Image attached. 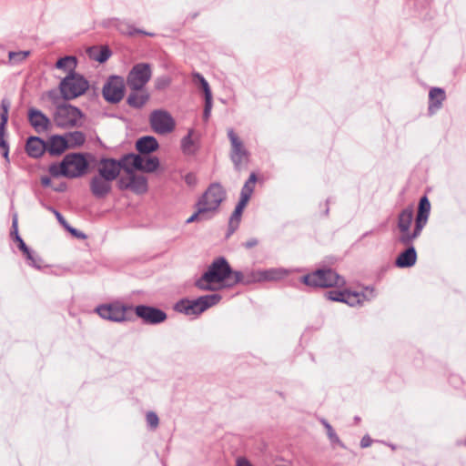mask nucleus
<instances>
[{"instance_id":"1","label":"nucleus","mask_w":466,"mask_h":466,"mask_svg":"<svg viewBox=\"0 0 466 466\" xmlns=\"http://www.w3.org/2000/svg\"><path fill=\"white\" fill-rule=\"evenodd\" d=\"M232 268L224 257L217 258L208 266L204 274L195 281V286L200 290L214 291L215 284L230 279Z\"/></svg>"},{"instance_id":"2","label":"nucleus","mask_w":466,"mask_h":466,"mask_svg":"<svg viewBox=\"0 0 466 466\" xmlns=\"http://www.w3.org/2000/svg\"><path fill=\"white\" fill-rule=\"evenodd\" d=\"M88 161L82 153H68L59 164H52L49 173L54 177L76 178L84 176L88 168Z\"/></svg>"},{"instance_id":"3","label":"nucleus","mask_w":466,"mask_h":466,"mask_svg":"<svg viewBox=\"0 0 466 466\" xmlns=\"http://www.w3.org/2000/svg\"><path fill=\"white\" fill-rule=\"evenodd\" d=\"M221 299V295L217 293L201 296L194 299H183L176 303L175 309L187 316H198L208 309L217 305Z\"/></svg>"},{"instance_id":"4","label":"nucleus","mask_w":466,"mask_h":466,"mask_svg":"<svg viewBox=\"0 0 466 466\" xmlns=\"http://www.w3.org/2000/svg\"><path fill=\"white\" fill-rule=\"evenodd\" d=\"M300 281L313 288H331L344 286L346 281L331 268H320L301 277Z\"/></svg>"},{"instance_id":"5","label":"nucleus","mask_w":466,"mask_h":466,"mask_svg":"<svg viewBox=\"0 0 466 466\" xmlns=\"http://www.w3.org/2000/svg\"><path fill=\"white\" fill-rule=\"evenodd\" d=\"M227 192L224 187L218 183H211L205 192L198 199L196 206H199L212 215L218 212L221 203L226 199Z\"/></svg>"},{"instance_id":"6","label":"nucleus","mask_w":466,"mask_h":466,"mask_svg":"<svg viewBox=\"0 0 466 466\" xmlns=\"http://www.w3.org/2000/svg\"><path fill=\"white\" fill-rule=\"evenodd\" d=\"M88 87V81L76 72L67 74L59 84V90L65 100H72L82 96Z\"/></svg>"},{"instance_id":"7","label":"nucleus","mask_w":466,"mask_h":466,"mask_svg":"<svg viewBox=\"0 0 466 466\" xmlns=\"http://www.w3.org/2000/svg\"><path fill=\"white\" fill-rule=\"evenodd\" d=\"M325 297L332 301L343 302L350 307L361 305L364 300H370L375 297L372 288H365L364 292L332 289L325 293Z\"/></svg>"},{"instance_id":"8","label":"nucleus","mask_w":466,"mask_h":466,"mask_svg":"<svg viewBox=\"0 0 466 466\" xmlns=\"http://www.w3.org/2000/svg\"><path fill=\"white\" fill-rule=\"evenodd\" d=\"M82 117L83 114L81 110L69 104L57 106L54 113V122L61 128L77 127Z\"/></svg>"},{"instance_id":"9","label":"nucleus","mask_w":466,"mask_h":466,"mask_svg":"<svg viewBox=\"0 0 466 466\" xmlns=\"http://www.w3.org/2000/svg\"><path fill=\"white\" fill-rule=\"evenodd\" d=\"M152 76V68L148 63H137L133 66L127 76V84L133 91H141Z\"/></svg>"},{"instance_id":"10","label":"nucleus","mask_w":466,"mask_h":466,"mask_svg":"<svg viewBox=\"0 0 466 466\" xmlns=\"http://www.w3.org/2000/svg\"><path fill=\"white\" fill-rule=\"evenodd\" d=\"M102 95L106 101L111 104L120 102L125 96V81L120 76H110L102 88Z\"/></svg>"},{"instance_id":"11","label":"nucleus","mask_w":466,"mask_h":466,"mask_svg":"<svg viewBox=\"0 0 466 466\" xmlns=\"http://www.w3.org/2000/svg\"><path fill=\"white\" fill-rule=\"evenodd\" d=\"M151 128L160 135L170 133L175 128V120L166 110L157 109L151 112L149 116Z\"/></svg>"},{"instance_id":"12","label":"nucleus","mask_w":466,"mask_h":466,"mask_svg":"<svg viewBox=\"0 0 466 466\" xmlns=\"http://www.w3.org/2000/svg\"><path fill=\"white\" fill-rule=\"evenodd\" d=\"M228 137L231 144L230 159L237 170H240L243 164L247 163L248 151L232 128L228 130Z\"/></svg>"},{"instance_id":"13","label":"nucleus","mask_w":466,"mask_h":466,"mask_svg":"<svg viewBox=\"0 0 466 466\" xmlns=\"http://www.w3.org/2000/svg\"><path fill=\"white\" fill-rule=\"evenodd\" d=\"M127 307L120 303L99 305L96 312L104 319L114 322H122L127 320Z\"/></svg>"},{"instance_id":"14","label":"nucleus","mask_w":466,"mask_h":466,"mask_svg":"<svg viewBox=\"0 0 466 466\" xmlns=\"http://www.w3.org/2000/svg\"><path fill=\"white\" fill-rule=\"evenodd\" d=\"M136 315L140 318L144 323L157 325L167 319V313L156 307L147 305H137L135 307Z\"/></svg>"},{"instance_id":"15","label":"nucleus","mask_w":466,"mask_h":466,"mask_svg":"<svg viewBox=\"0 0 466 466\" xmlns=\"http://www.w3.org/2000/svg\"><path fill=\"white\" fill-rule=\"evenodd\" d=\"M27 119L34 130L39 134L47 131L51 125L50 119L35 107L28 109Z\"/></svg>"},{"instance_id":"16","label":"nucleus","mask_w":466,"mask_h":466,"mask_svg":"<svg viewBox=\"0 0 466 466\" xmlns=\"http://www.w3.org/2000/svg\"><path fill=\"white\" fill-rule=\"evenodd\" d=\"M119 174V165L116 163V159L109 157L100 159L96 175L113 182Z\"/></svg>"},{"instance_id":"17","label":"nucleus","mask_w":466,"mask_h":466,"mask_svg":"<svg viewBox=\"0 0 466 466\" xmlns=\"http://www.w3.org/2000/svg\"><path fill=\"white\" fill-rule=\"evenodd\" d=\"M90 191L96 198H106L112 190V182L95 175L89 182Z\"/></svg>"},{"instance_id":"18","label":"nucleus","mask_w":466,"mask_h":466,"mask_svg":"<svg viewBox=\"0 0 466 466\" xmlns=\"http://www.w3.org/2000/svg\"><path fill=\"white\" fill-rule=\"evenodd\" d=\"M110 25L115 27L119 33L133 36L135 34H141L147 36H154L155 34L147 32L142 29L136 28L132 24L119 18H113L110 20Z\"/></svg>"},{"instance_id":"19","label":"nucleus","mask_w":466,"mask_h":466,"mask_svg":"<svg viewBox=\"0 0 466 466\" xmlns=\"http://www.w3.org/2000/svg\"><path fill=\"white\" fill-rule=\"evenodd\" d=\"M27 155L34 158H38L46 151V142L39 137H30L25 144Z\"/></svg>"},{"instance_id":"20","label":"nucleus","mask_w":466,"mask_h":466,"mask_svg":"<svg viewBox=\"0 0 466 466\" xmlns=\"http://www.w3.org/2000/svg\"><path fill=\"white\" fill-rule=\"evenodd\" d=\"M417 261V252L413 245L407 246V248L400 252L395 260L396 267L400 268H410Z\"/></svg>"},{"instance_id":"21","label":"nucleus","mask_w":466,"mask_h":466,"mask_svg":"<svg viewBox=\"0 0 466 466\" xmlns=\"http://www.w3.org/2000/svg\"><path fill=\"white\" fill-rule=\"evenodd\" d=\"M141 156L134 153L124 155L116 163L119 165V171L124 169L127 174H134V170L140 167Z\"/></svg>"},{"instance_id":"22","label":"nucleus","mask_w":466,"mask_h":466,"mask_svg":"<svg viewBox=\"0 0 466 466\" xmlns=\"http://www.w3.org/2000/svg\"><path fill=\"white\" fill-rule=\"evenodd\" d=\"M68 148V141L59 135L52 136L46 142V152L51 156H59Z\"/></svg>"},{"instance_id":"23","label":"nucleus","mask_w":466,"mask_h":466,"mask_svg":"<svg viewBox=\"0 0 466 466\" xmlns=\"http://www.w3.org/2000/svg\"><path fill=\"white\" fill-rule=\"evenodd\" d=\"M159 144L157 140L152 136L142 137L136 142V149L141 155H148L157 150Z\"/></svg>"},{"instance_id":"24","label":"nucleus","mask_w":466,"mask_h":466,"mask_svg":"<svg viewBox=\"0 0 466 466\" xmlns=\"http://www.w3.org/2000/svg\"><path fill=\"white\" fill-rule=\"evenodd\" d=\"M445 91L441 87H432L429 93V112L434 114L441 107L442 102L445 100Z\"/></svg>"},{"instance_id":"25","label":"nucleus","mask_w":466,"mask_h":466,"mask_svg":"<svg viewBox=\"0 0 466 466\" xmlns=\"http://www.w3.org/2000/svg\"><path fill=\"white\" fill-rule=\"evenodd\" d=\"M149 97V94L147 91H145L144 88L141 91L131 90L130 94L127 98V103L129 106L136 109H139L146 105Z\"/></svg>"},{"instance_id":"26","label":"nucleus","mask_w":466,"mask_h":466,"mask_svg":"<svg viewBox=\"0 0 466 466\" xmlns=\"http://www.w3.org/2000/svg\"><path fill=\"white\" fill-rule=\"evenodd\" d=\"M289 270L283 268H271L261 269L262 282L278 281L289 274Z\"/></svg>"},{"instance_id":"27","label":"nucleus","mask_w":466,"mask_h":466,"mask_svg":"<svg viewBox=\"0 0 466 466\" xmlns=\"http://www.w3.org/2000/svg\"><path fill=\"white\" fill-rule=\"evenodd\" d=\"M247 204H248L247 202H244L240 199L238 202V204L235 208V210L233 211L232 215L229 218L228 234V236L233 234L236 231V229L238 228L243 209L245 208Z\"/></svg>"},{"instance_id":"28","label":"nucleus","mask_w":466,"mask_h":466,"mask_svg":"<svg viewBox=\"0 0 466 466\" xmlns=\"http://www.w3.org/2000/svg\"><path fill=\"white\" fill-rule=\"evenodd\" d=\"M413 220V208L408 207L402 209L398 216L397 227L399 231H406L407 228H410Z\"/></svg>"},{"instance_id":"29","label":"nucleus","mask_w":466,"mask_h":466,"mask_svg":"<svg viewBox=\"0 0 466 466\" xmlns=\"http://www.w3.org/2000/svg\"><path fill=\"white\" fill-rule=\"evenodd\" d=\"M193 130H189L187 136L181 140V150L185 155L193 156L195 155L199 147L197 142L192 138Z\"/></svg>"},{"instance_id":"30","label":"nucleus","mask_w":466,"mask_h":466,"mask_svg":"<svg viewBox=\"0 0 466 466\" xmlns=\"http://www.w3.org/2000/svg\"><path fill=\"white\" fill-rule=\"evenodd\" d=\"M257 181V175L252 172L248 177V179L244 183L241 192H240V200L244 202H248L252 193L254 191L255 183Z\"/></svg>"},{"instance_id":"31","label":"nucleus","mask_w":466,"mask_h":466,"mask_svg":"<svg viewBox=\"0 0 466 466\" xmlns=\"http://www.w3.org/2000/svg\"><path fill=\"white\" fill-rule=\"evenodd\" d=\"M77 65V60L76 56H66L64 57L59 58L56 63V67L57 69H62L67 74L71 72H76V67Z\"/></svg>"},{"instance_id":"32","label":"nucleus","mask_w":466,"mask_h":466,"mask_svg":"<svg viewBox=\"0 0 466 466\" xmlns=\"http://www.w3.org/2000/svg\"><path fill=\"white\" fill-rule=\"evenodd\" d=\"M130 189L137 194H142L147 190V180L145 177L132 174L130 175Z\"/></svg>"},{"instance_id":"33","label":"nucleus","mask_w":466,"mask_h":466,"mask_svg":"<svg viewBox=\"0 0 466 466\" xmlns=\"http://www.w3.org/2000/svg\"><path fill=\"white\" fill-rule=\"evenodd\" d=\"M159 164V159L157 157H148L146 159L141 157L140 167H138V170L147 173H152L158 168Z\"/></svg>"},{"instance_id":"34","label":"nucleus","mask_w":466,"mask_h":466,"mask_svg":"<svg viewBox=\"0 0 466 466\" xmlns=\"http://www.w3.org/2000/svg\"><path fill=\"white\" fill-rule=\"evenodd\" d=\"M66 139L68 141V147H78L84 145L86 136L81 131L69 132Z\"/></svg>"},{"instance_id":"35","label":"nucleus","mask_w":466,"mask_h":466,"mask_svg":"<svg viewBox=\"0 0 466 466\" xmlns=\"http://www.w3.org/2000/svg\"><path fill=\"white\" fill-rule=\"evenodd\" d=\"M194 82L199 84L201 89L204 92L205 98H212V92L209 86L208 82L205 79V77L198 72H194L192 74Z\"/></svg>"},{"instance_id":"36","label":"nucleus","mask_w":466,"mask_h":466,"mask_svg":"<svg viewBox=\"0 0 466 466\" xmlns=\"http://www.w3.org/2000/svg\"><path fill=\"white\" fill-rule=\"evenodd\" d=\"M196 212H194L186 221L187 224L193 222L205 221L212 218V215H209L205 208L196 206Z\"/></svg>"},{"instance_id":"37","label":"nucleus","mask_w":466,"mask_h":466,"mask_svg":"<svg viewBox=\"0 0 466 466\" xmlns=\"http://www.w3.org/2000/svg\"><path fill=\"white\" fill-rule=\"evenodd\" d=\"M23 254L25 255L29 266L37 269H40L42 268V258L38 255H36L31 248H28L27 252L23 251Z\"/></svg>"},{"instance_id":"38","label":"nucleus","mask_w":466,"mask_h":466,"mask_svg":"<svg viewBox=\"0 0 466 466\" xmlns=\"http://www.w3.org/2000/svg\"><path fill=\"white\" fill-rule=\"evenodd\" d=\"M229 278L230 279L226 280V287H233L234 285L239 283L246 285V270H232L231 276Z\"/></svg>"},{"instance_id":"39","label":"nucleus","mask_w":466,"mask_h":466,"mask_svg":"<svg viewBox=\"0 0 466 466\" xmlns=\"http://www.w3.org/2000/svg\"><path fill=\"white\" fill-rule=\"evenodd\" d=\"M418 237L414 235V230L410 231V228H407L406 231H400L397 241L404 246H410Z\"/></svg>"},{"instance_id":"40","label":"nucleus","mask_w":466,"mask_h":466,"mask_svg":"<svg viewBox=\"0 0 466 466\" xmlns=\"http://www.w3.org/2000/svg\"><path fill=\"white\" fill-rule=\"evenodd\" d=\"M10 101L7 98H3L1 100V112H0V128H5L6 124L8 122V112L10 108Z\"/></svg>"},{"instance_id":"41","label":"nucleus","mask_w":466,"mask_h":466,"mask_svg":"<svg viewBox=\"0 0 466 466\" xmlns=\"http://www.w3.org/2000/svg\"><path fill=\"white\" fill-rule=\"evenodd\" d=\"M11 235H14V241H15L18 245V248L23 252V251H26L27 252V248L28 247L26 246V244L25 243V241L23 240V238L20 237V235L18 234V229H17V219L15 218L13 219V222H12V231H11Z\"/></svg>"},{"instance_id":"42","label":"nucleus","mask_w":466,"mask_h":466,"mask_svg":"<svg viewBox=\"0 0 466 466\" xmlns=\"http://www.w3.org/2000/svg\"><path fill=\"white\" fill-rule=\"evenodd\" d=\"M246 285L262 282L261 269H246Z\"/></svg>"},{"instance_id":"43","label":"nucleus","mask_w":466,"mask_h":466,"mask_svg":"<svg viewBox=\"0 0 466 466\" xmlns=\"http://www.w3.org/2000/svg\"><path fill=\"white\" fill-rule=\"evenodd\" d=\"M321 422L327 431V435H328V438L329 439L330 442L339 444L340 447H344L343 443L340 441L339 436L333 430L332 426L324 419L321 420Z\"/></svg>"},{"instance_id":"44","label":"nucleus","mask_w":466,"mask_h":466,"mask_svg":"<svg viewBox=\"0 0 466 466\" xmlns=\"http://www.w3.org/2000/svg\"><path fill=\"white\" fill-rule=\"evenodd\" d=\"M5 128L3 127L0 128V150L2 153V156L5 157V161L9 162V145L6 139L5 138Z\"/></svg>"},{"instance_id":"45","label":"nucleus","mask_w":466,"mask_h":466,"mask_svg":"<svg viewBox=\"0 0 466 466\" xmlns=\"http://www.w3.org/2000/svg\"><path fill=\"white\" fill-rule=\"evenodd\" d=\"M430 211H431L430 200L426 196H423L422 198H420V199L419 201V208H418L417 215L429 218Z\"/></svg>"},{"instance_id":"46","label":"nucleus","mask_w":466,"mask_h":466,"mask_svg":"<svg viewBox=\"0 0 466 466\" xmlns=\"http://www.w3.org/2000/svg\"><path fill=\"white\" fill-rule=\"evenodd\" d=\"M111 51L107 46H102L97 55H94L93 57L96 61L99 63H104L109 59L111 56Z\"/></svg>"},{"instance_id":"47","label":"nucleus","mask_w":466,"mask_h":466,"mask_svg":"<svg viewBox=\"0 0 466 466\" xmlns=\"http://www.w3.org/2000/svg\"><path fill=\"white\" fill-rule=\"evenodd\" d=\"M429 218L417 215L415 218L414 235L420 236L423 228L426 226Z\"/></svg>"},{"instance_id":"48","label":"nucleus","mask_w":466,"mask_h":466,"mask_svg":"<svg viewBox=\"0 0 466 466\" xmlns=\"http://www.w3.org/2000/svg\"><path fill=\"white\" fill-rule=\"evenodd\" d=\"M146 420L147 425L152 429L155 430L157 428L159 423V419L156 412L154 411H148L146 415Z\"/></svg>"},{"instance_id":"49","label":"nucleus","mask_w":466,"mask_h":466,"mask_svg":"<svg viewBox=\"0 0 466 466\" xmlns=\"http://www.w3.org/2000/svg\"><path fill=\"white\" fill-rule=\"evenodd\" d=\"M212 108V98H205V106L203 111V117L207 120L209 118Z\"/></svg>"},{"instance_id":"50","label":"nucleus","mask_w":466,"mask_h":466,"mask_svg":"<svg viewBox=\"0 0 466 466\" xmlns=\"http://www.w3.org/2000/svg\"><path fill=\"white\" fill-rule=\"evenodd\" d=\"M184 180L188 187H195L198 183V177L194 173H187Z\"/></svg>"},{"instance_id":"51","label":"nucleus","mask_w":466,"mask_h":466,"mask_svg":"<svg viewBox=\"0 0 466 466\" xmlns=\"http://www.w3.org/2000/svg\"><path fill=\"white\" fill-rule=\"evenodd\" d=\"M68 232H70L74 237L77 238L78 239H85L86 238V234L82 231H79L78 229L71 227L70 225H66V228Z\"/></svg>"},{"instance_id":"52","label":"nucleus","mask_w":466,"mask_h":466,"mask_svg":"<svg viewBox=\"0 0 466 466\" xmlns=\"http://www.w3.org/2000/svg\"><path fill=\"white\" fill-rule=\"evenodd\" d=\"M50 211H52L56 219L58 220V222L65 228H66V225H69L66 220L65 219V218L62 216V214L60 212H58L56 208H52V207H48L47 208Z\"/></svg>"},{"instance_id":"53","label":"nucleus","mask_w":466,"mask_h":466,"mask_svg":"<svg viewBox=\"0 0 466 466\" xmlns=\"http://www.w3.org/2000/svg\"><path fill=\"white\" fill-rule=\"evenodd\" d=\"M131 184H130V177H120L118 180V187L121 190L130 189Z\"/></svg>"},{"instance_id":"54","label":"nucleus","mask_w":466,"mask_h":466,"mask_svg":"<svg viewBox=\"0 0 466 466\" xmlns=\"http://www.w3.org/2000/svg\"><path fill=\"white\" fill-rule=\"evenodd\" d=\"M170 85V79L168 77H161L157 80V89H164Z\"/></svg>"},{"instance_id":"55","label":"nucleus","mask_w":466,"mask_h":466,"mask_svg":"<svg viewBox=\"0 0 466 466\" xmlns=\"http://www.w3.org/2000/svg\"><path fill=\"white\" fill-rule=\"evenodd\" d=\"M30 55L29 51L9 52V59H15L16 56H21L24 60Z\"/></svg>"},{"instance_id":"56","label":"nucleus","mask_w":466,"mask_h":466,"mask_svg":"<svg viewBox=\"0 0 466 466\" xmlns=\"http://www.w3.org/2000/svg\"><path fill=\"white\" fill-rule=\"evenodd\" d=\"M235 466H253L252 463L245 457H238L236 460Z\"/></svg>"},{"instance_id":"57","label":"nucleus","mask_w":466,"mask_h":466,"mask_svg":"<svg viewBox=\"0 0 466 466\" xmlns=\"http://www.w3.org/2000/svg\"><path fill=\"white\" fill-rule=\"evenodd\" d=\"M371 443H372V440L370 439V437L369 435H365L362 437V439L360 441V447L368 448L371 445Z\"/></svg>"},{"instance_id":"58","label":"nucleus","mask_w":466,"mask_h":466,"mask_svg":"<svg viewBox=\"0 0 466 466\" xmlns=\"http://www.w3.org/2000/svg\"><path fill=\"white\" fill-rule=\"evenodd\" d=\"M258 245V240L256 238H250L244 243V247L246 248H251Z\"/></svg>"},{"instance_id":"59","label":"nucleus","mask_w":466,"mask_h":466,"mask_svg":"<svg viewBox=\"0 0 466 466\" xmlns=\"http://www.w3.org/2000/svg\"><path fill=\"white\" fill-rule=\"evenodd\" d=\"M47 96L48 97L54 102L56 103V99L58 98V95H57V92L56 90H49L47 92Z\"/></svg>"},{"instance_id":"60","label":"nucleus","mask_w":466,"mask_h":466,"mask_svg":"<svg viewBox=\"0 0 466 466\" xmlns=\"http://www.w3.org/2000/svg\"><path fill=\"white\" fill-rule=\"evenodd\" d=\"M41 184L44 187H49L51 185V178L48 177H41Z\"/></svg>"},{"instance_id":"61","label":"nucleus","mask_w":466,"mask_h":466,"mask_svg":"<svg viewBox=\"0 0 466 466\" xmlns=\"http://www.w3.org/2000/svg\"><path fill=\"white\" fill-rule=\"evenodd\" d=\"M329 201H330V199H329V198H328V199L326 200V203H325V210H324V215H325V216H328V215H329Z\"/></svg>"},{"instance_id":"62","label":"nucleus","mask_w":466,"mask_h":466,"mask_svg":"<svg viewBox=\"0 0 466 466\" xmlns=\"http://www.w3.org/2000/svg\"><path fill=\"white\" fill-rule=\"evenodd\" d=\"M11 62H13L14 64H18L22 61H24V58H22L21 56H16L15 59H10Z\"/></svg>"},{"instance_id":"63","label":"nucleus","mask_w":466,"mask_h":466,"mask_svg":"<svg viewBox=\"0 0 466 466\" xmlns=\"http://www.w3.org/2000/svg\"><path fill=\"white\" fill-rule=\"evenodd\" d=\"M66 188V185L59 186V188H56V191H63Z\"/></svg>"},{"instance_id":"64","label":"nucleus","mask_w":466,"mask_h":466,"mask_svg":"<svg viewBox=\"0 0 466 466\" xmlns=\"http://www.w3.org/2000/svg\"><path fill=\"white\" fill-rule=\"evenodd\" d=\"M354 420L356 422H359L360 420V418L359 416H355Z\"/></svg>"}]
</instances>
